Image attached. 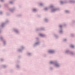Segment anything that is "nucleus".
Listing matches in <instances>:
<instances>
[{"instance_id":"obj_1","label":"nucleus","mask_w":75,"mask_h":75,"mask_svg":"<svg viewBox=\"0 0 75 75\" xmlns=\"http://www.w3.org/2000/svg\"><path fill=\"white\" fill-rule=\"evenodd\" d=\"M49 53H53L54 52V51L52 50H50L49 51Z\"/></svg>"},{"instance_id":"obj_2","label":"nucleus","mask_w":75,"mask_h":75,"mask_svg":"<svg viewBox=\"0 0 75 75\" xmlns=\"http://www.w3.org/2000/svg\"><path fill=\"white\" fill-rule=\"evenodd\" d=\"M56 67H58L59 65L58 64H56Z\"/></svg>"},{"instance_id":"obj_3","label":"nucleus","mask_w":75,"mask_h":75,"mask_svg":"<svg viewBox=\"0 0 75 75\" xmlns=\"http://www.w3.org/2000/svg\"><path fill=\"white\" fill-rule=\"evenodd\" d=\"M50 63V64H52V63H53V62H51Z\"/></svg>"},{"instance_id":"obj_4","label":"nucleus","mask_w":75,"mask_h":75,"mask_svg":"<svg viewBox=\"0 0 75 75\" xmlns=\"http://www.w3.org/2000/svg\"><path fill=\"white\" fill-rule=\"evenodd\" d=\"M71 47H72V48H73L74 47V46H71Z\"/></svg>"},{"instance_id":"obj_5","label":"nucleus","mask_w":75,"mask_h":75,"mask_svg":"<svg viewBox=\"0 0 75 75\" xmlns=\"http://www.w3.org/2000/svg\"><path fill=\"white\" fill-rule=\"evenodd\" d=\"M36 10V9H34L33 10V11H35Z\"/></svg>"},{"instance_id":"obj_6","label":"nucleus","mask_w":75,"mask_h":75,"mask_svg":"<svg viewBox=\"0 0 75 75\" xmlns=\"http://www.w3.org/2000/svg\"><path fill=\"white\" fill-rule=\"evenodd\" d=\"M59 27L61 28L62 27V25H60V26H59Z\"/></svg>"},{"instance_id":"obj_7","label":"nucleus","mask_w":75,"mask_h":75,"mask_svg":"<svg viewBox=\"0 0 75 75\" xmlns=\"http://www.w3.org/2000/svg\"><path fill=\"white\" fill-rule=\"evenodd\" d=\"M68 11H66V12H68Z\"/></svg>"},{"instance_id":"obj_8","label":"nucleus","mask_w":75,"mask_h":75,"mask_svg":"<svg viewBox=\"0 0 75 75\" xmlns=\"http://www.w3.org/2000/svg\"><path fill=\"white\" fill-rule=\"evenodd\" d=\"M3 0H1V1H3Z\"/></svg>"},{"instance_id":"obj_9","label":"nucleus","mask_w":75,"mask_h":75,"mask_svg":"<svg viewBox=\"0 0 75 75\" xmlns=\"http://www.w3.org/2000/svg\"><path fill=\"white\" fill-rule=\"evenodd\" d=\"M40 35H41V36H42V35L41 34H40Z\"/></svg>"},{"instance_id":"obj_10","label":"nucleus","mask_w":75,"mask_h":75,"mask_svg":"<svg viewBox=\"0 0 75 75\" xmlns=\"http://www.w3.org/2000/svg\"><path fill=\"white\" fill-rule=\"evenodd\" d=\"M61 3H62V1H61Z\"/></svg>"},{"instance_id":"obj_11","label":"nucleus","mask_w":75,"mask_h":75,"mask_svg":"<svg viewBox=\"0 0 75 75\" xmlns=\"http://www.w3.org/2000/svg\"><path fill=\"white\" fill-rule=\"evenodd\" d=\"M54 11V10H53V11Z\"/></svg>"},{"instance_id":"obj_12","label":"nucleus","mask_w":75,"mask_h":75,"mask_svg":"<svg viewBox=\"0 0 75 75\" xmlns=\"http://www.w3.org/2000/svg\"><path fill=\"white\" fill-rule=\"evenodd\" d=\"M60 32H61L60 31Z\"/></svg>"},{"instance_id":"obj_13","label":"nucleus","mask_w":75,"mask_h":75,"mask_svg":"<svg viewBox=\"0 0 75 75\" xmlns=\"http://www.w3.org/2000/svg\"><path fill=\"white\" fill-rule=\"evenodd\" d=\"M45 9V10H46V9Z\"/></svg>"}]
</instances>
